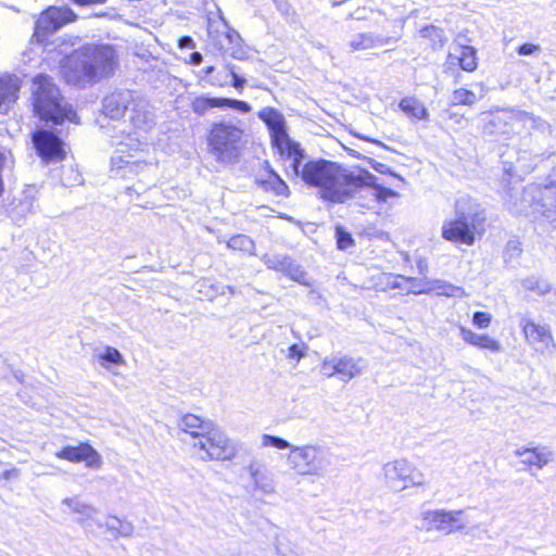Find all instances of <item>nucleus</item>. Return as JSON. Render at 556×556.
<instances>
[{"mask_svg": "<svg viewBox=\"0 0 556 556\" xmlns=\"http://www.w3.org/2000/svg\"><path fill=\"white\" fill-rule=\"evenodd\" d=\"M336 355H332V356H329V357H325L321 362V365H320V372L328 377V378H331L333 376H337V371H336Z\"/></svg>", "mask_w": 556, "mask_h": 556, "instance_id": "obj_41", "label": "nucleus"}, {"mask_svg": "<svg viewBox=\"0 0 556 556\" xmlns=\"http://www.w3.org/2000/svg\"><path fill=\"white\" fill-rule=\"evenodd\" d=\"M520 326L527 343L541 354H553L556 349L551 329L547 325L536 324L532 319L522 318Z\"/></svg>", "mask_w": 556, "mask_h": 556, "instance_id": "obj_13", "label": "nucleus"}, {"mask_svg": "<svg viewBox=\"0 0 556 556\" xmlns=\"http://www.w3.org/2000/svg\"><path fill=\"white\" fill-rule=\"evenodd\" d=\"M480 89V93L477 94L472 90H468L466 88H457L453 91L451 96V104L452 105H473L479 100L484 98L488 92V88L483 83L478 84Z\"/></svg>", "mask_w": 556, "mask_h": 556, "instance_id": "obj_28", "label": "nucleus"}, {"mask_svg": "<svg viewBox=\"0 0 556 556\" xmlns=\"http://www.w3.org/2000/svg\"><path fill=\"white\" fill-rule=\"evenodd\" d=\"M231 76L233 78L232 86L236 89L241 90L243 88L244 84H245V79L242 78V77H239L233 71H231Z\"/></svg>", "mask_w": 556, "mask_h": 556, "instance_id": "obj_49", "label": "nucleus"}, {"mask_svg": "<svg viewBox=\"0 0 556 556\" xmlns=\"http://www.w3.org/2000/svg\"><path fill=\"white\" fill-rule=\"evenodd\" d=\"M433 292L437 295H444L448 298H466L468 296L464 288L455 286L445 280H432L428 282L427 288L414 291V293H430Z\"/></svg>", "mask_w": 556, "mask_h": 556, "instance_id": "obj_25", "label": "nucleus"}, {"mask_svg": "<svg viewBox=\"0 0 556 556\" xmlns=\"http://www.w3.org/2000/svg\"><path fill=\"white\" fill-rule=\"evenodd\" d=\"M521 286L525 290L535 292L540 295H544L551 291V286L547 281L535 277L523 279Z\"/></svg>", "mask_w": 556, "mask_h": 556, "instance_id": "obj_39", "label": "nucleus"}, {"mask_svg": "<svg viewBox=\"0 0 556 556\" xmlns=\"http://www.w3.org/2000/svg\"><path fill=\"white\" fill-rule=\"evenodd\" d=\"M55 456L71 463L83 462L88 468L99 469L102 466L101 455L88 443L64 446L55 453Z\"/></svg>", "mask_w": 556, "mask_h": 556, "instance_id": "obj_14", "label": "nucleus"}, {"mask_svg": "<svg viewBox=\"0 0 556 556\" xmlns=\"http://www.w3.org/2000/svg\"><path fill=\"white\" fill-rule=\"evenodd\" d=\"M304 356V350L298 344H293L289 348L287 357L289 359H295L299 362Z\"/></svg>", "mask_w": 556, "mask_h": 556, "instance_id": "obj_47", "label": "nucleus"}, {"mask_svg": "<svg viewBox=\"0 0 556 556\" xmlns=\"http://www.w3.org/2000/svg\"><path fill=\"white\" fill-rule=\"evenodd\" d=\"M386 485L399 493L410 486H426L425 475L405 458L388 462L382 467Z\"/></svg>", "mask_w": 556, "mask_h": 556, "instance_id": "obj_10", "label": "nucleus"}, {"mask_svg": "<svg viewBox=\"0 0 556 556\" xmlns=\"http://www.w3.org/2000/svg\"><path fill=\"white\" fill-rule=\"evenodd\" d=\"M264 263L270 269L288 273L294 280L306 283L304 281L305 273L295 267L291 260L282 255H265Z\"/></svg>", "mask_w": 556, "mask_h": 556, "instance_id": "obj_22", "label": "nucleus"}, {"mask_svg": "<svg viewBox=\"0 0 556 556\" xmlns=\"http://www.w3.org/2000/svg\"><path fill=\"white\" fill-rule=\"evenodd\" d=\"M354 243L353 238L351 235L346 231H344L342 228H337V244L340 250H345L350 247H352Z\"/></svg>", "mask_w": 556, "mask_h": 556, "instance_id": "obj_44", "label": "nucleus"}, {"mask_svg": "<svg viewBox=\"0 0 556 556\" xmlns=\"http://www.w3.org/2000/svg\"><path fill=\"white\" fill-rule=\"evenodd\" d=\"M277 9L283 14H289L291 11V5L286 0H275Z\"/></svg>", "mask_w": 556, "mask_h": 556, "instance_id": "obj_48", "label": "nucleus"}, {"mask_svg": "<svg viewBox=\"0 0 556 556\" xmlns=\"http://www.w3.org/2000/svg\"><path fill=\"white\" fill-rule=\"evenodd\" d=\"M336 371L337 376L342 381H350L363 371L362 359H356L351 356L336 355Z\"/></svg>", "mask_w": 556, "mask_h": 556, "instance_id": "obj_26", "label": "nucleus"}, {"mask_svg": "<svg viewBox=\"0 0 556 556\" xmlns=\"http://www.w3.org/2000/svg\"><path fill=\"white\" fill-rule=\"evenodd\" d=\"M220 100H222V108L229 106V108L240 111L242 113H248L251 111L250 104L244 101L227 99V98H220Z\"/></svg>", "mask_w": 556, "mask_h": 556, "instance_id": "obj_42", "label": "nucleus"}, {"mask_svg": "<svg viewBox=\"0 0 556 556\" xmlns=\"http://www.w3.org/2000/svg\"><path fill=\"white\" fill-rule=\"evenodd\" d=\"M62 505H65L71 513L78 515L80 523L92 520L97 514V509L92 505L81 502L78 497H66L62 501Z\"/></svg>", "mask_w": 556, "mask_h": 556, "instance_id": "obj_31", "label": "nucleus"}, {"mask_svg": "<svg viewBox=\"0 0 556 556\" xmlns=\"http://www.w3.org/2000/svg\"><path fill=\"white\" fill-rule=\"evenodd\" d=\"M211 458L216 462H229L239 454V444L214 424L212 434Z\"/></svg>", "mask_w": 556, "mask_h": 556, "instance_id": "obj_15", "label": "nucleus"}, {"mask_svg": "<svg viewBox=\"0 0 556 556\" xmlns=\"http://www.w3.org/2000/svg\"><path fill=\"white\" fill-rule=\"evenodd\" d=\"M213 71H214V67H213V66H210V67H207V68L205 70V73H206V74H211V73H213Z\"/></svg>", "mask_w": 556, "mask_h": 556, "instance_id": "obj_58", "label": "nucleus"}, {"mask_svg": "<svg viewBox=\"0 0 556 556\" xmlns=\"http://www.w3.org/2000/svg\"><path fill=\"white\" fill-rule=\"evenodd\" d=\"M541 51V47L534 43H523L518 48V53L520 55H532L536 54Z\"/></svg>", "mask_w": 556, "mask_h": 556, "instance_id": "obj_46", "label": "nucleus"}, {"mask_svg": "<svg viewBox=\"0 0 556 556\" xmlns=\"http://www.w3.org/2000/svg\"><path fill=\"white\" fill-rule=\"evenodd\" d=\"M448 60H456L466 72H473L477 68V52L472 47H460L456 53H450Z\"/></svg>", "mask_w": 556, "mask_h": 556, "instance_id": "obj_32", "label": "nucleus"}, {"mask_svg": "<svg viewBox=\"0 0 556 556\" xmlns=\"http://www.w3.org/2000/svg\"><path fill=\"white\" fill-rule=\"evenodd\" d=\"M191 63L194 65H199L202 62V55L199 52H193L190 56Z\"/></svg>", "mask_w": 556, "mask_h": 556, "instance_id": "obj_53", "label": "nucleus"}, {"mask_svg": "<svg viewBox=\"0 0 556 556\" xmlns=\"http://www.w3.org/2000/svg\"><path fill=\"white\" fill-rule=\"evenodd\" d=\"M422 38L429 39L433 49L443 47L446 38L444 37L443 30L437 26L429 25L420 30Z\"/></svg>", "mask_w": 556, "mask_h": 556, "instance_id": "obj_37", "label": "nucleus"}, {"mask_svg": "<svg viewBox=\"0 0 556 556\" xmlns=\"http://www.w3.org/2000/svg\"><path fill=\"white\" fill-rule=\"evenodd\" d=\"M260 188L277 197H288L289 187L273 169L256 178Z\"/></svg>", "mask_w": 556, "mask_h": 556, "instance_id": "obj_24", "label": "nucleus"}, {"mask_svg": "<svg viewBox=\"0 0 556 556\" xmlns=\"http://www.w3.org/2000/svg\"><path fill=\"white\" fill-rule=\"evenodd\" d=\"M293 173L306 185L317 187L324 200L343 203L345 186L353 169L327 160H314L302 163L304 150L299 147V153L290 154Z\"/></svg>", "mask_w": 556, "mask_h": 556, "instance_id": "obj_3", "label": "nucleus"}, {"mask_svg": "<svg viewBox=\"0 0 556 556\" xmlns=\"http://www.w3.org/2000/svg\"><path fill=\"white\" fill-rule=\"evenodd\" d=\"M116 67L117 54L111 46L88 45L63 60L61 73L68 84L86 86L112 75Z\"/></svg>", "mask_w": 556, "mask_h": 556, "instance_id": "obj_2", "label": "nucleus"}, {"mask_svg": "<svg viewBox=\"0 0 556 556\" xmlns=\"http://www.w3.org/2000/svg\"><path fill=\"white\" fill-rule=\"evenodd\" d=\"M218 16L223 23L224 28L226 29L225 34L223 35V39L219 38L217 35H213V31L211 30L212 25H210L208 34L212 37V39L218 45L219 50L226 52H229L230 56L233 59H241L242 49H241V36L238 31L230 28L228 22L223 16L222 12H218Z\"/></svg>", "mask_w": 556, "mask_h": 556, "instance_id": "obj_17", "label": "nucleus"}, {"mask_svg": "<svg viewBox=\"0 0 556 556\" xmlns=\"http://www.w3.org/2000/svg\"><path fill=\"white\" fill-rule=\"evenodd\" d=\"M193 46H194L193 40L190 37H182L179 40L180 48H192Z\"/></svg>", "mask_w": 556, "mask_h": 556, "instance_id": "obj_52", "label": "nucleus"}, {"mask_svg": "<svg viewBox=\"0 0 556 556\" xmlns=\"http://www.w3.org/2000/svg\"><path fill=\"white\" fill-rule=\"evenodd\" d=\"M508 248H511V249H514V251L519 252V248L517 247L516 243H511V242L508 243Z\"/></svg>", "mask_w": 556, "mask_h": 556, "instance_id": "obj_56", "label": "nucleus"}, {"mask_svg": "<svg viewBox=\"0 0 556 556\" xmlns=\"http://www.w3.org/2000/svg\"><path fill=\"white\" fill-rule=\"evenodd\" d=\"M476 348L488 350L492 353H500L503 350L501 342L486 333H481Z\"/></svg>", "mask_w": 556, "mask_h": 556, "instance_id": "obj_40", "label": "nucleus"}, {"mask_svg": "<svg viewBox=\"0 0 556 556\" xmlns=\"http://www.w3.org/2000/svg\"><path fill=\"white\" fill-rule=\"evenodd\" d=\"M458 329L463 341L476 348L481 337V333H476L464 326H459Z\"/></svg>", "mask_w": 556, "mask_h": 556, "instance_id": "obj_43", "label": "nucleus"}, {"mask_svg": "<svg viewBox=\"0 0 556 556\" xmlns=\"http://www.w3.org/2000/svg\"><path fill=\"white\" fill-rule=\"evenodd\" d=\"M371 141L375 142L376 144L383 147L384 149H388V147L380 141H377V140H371Z\"/></svg>", "mask_w": 556, "mask_h": 556, "instance_id": "obj_57", "label": "nucleus"}, {"mask_svg": "<svg viewBox=\"0 0 556 556\" xmlns=\"http://www.w3.org/2000/svg\"><path fill=\"white\" fill-rule=\"evenodd\" d=\"M154 113L150 104L144 100H135L129 112V123L126 121L116 126L101 125L103 131L113 139V143L118 148L111 159V163L116 168H127L132 173L138 167H143L141 163L130 162V154L124 156L127 150L139 151L147 146V134L154 127Z\"/></svg>", "mask_w": 556, "mask_h": 556, "instance_id": "obj_1", "label": "nucleus"}, {"mask_svg": "<svg viewBox=\"0 0 556 556\" xmlns=\"http://www.w3.org/2000/svg\"><path fill=\"white\" fill-rule=\"evenodd\" d=\"M245 469L249 473L253 492L264 495H271L276 492L274 479L264 464L254 460Z\"/></svg>", "mask_w": 556, "mask_h": 556, "instance_id": "obj_18", "label": "nucleus"}, {"mask_svg": "<svg viewBox=\"0 0 556 556\" xmlns=\"http://www.w3.org/2000/svg\"><path fill=\"white\" fill-rule=\"evenodd\" d=\"M227 247L233 250L247 252L249 254H253L255 249L253 240L245 235H237L231 237L227 241Z\"/></svg>", "mask_w": 556, "mask_h": 556, "instance_id": "obj_38", "label": "nucleus"}, {"mask_svg": "<svg viewBox=\"0 0 556 556\" xmlns=\"http://www.w3.org/2000/svg\"><path fill=\"white\" fill-rule=\"evenodd\" d=\"M243 130L229 123H214L207 134V152L217 163L229 165L239 160Z\"/></svg>", "mask_w": 556, "mask_h": 556, "instance_id": "obj_7", "label": "nucleus"}, {"mask_svg": "<svg viewBox=\"0 0 556 556\" xmlns=\"http://www.w3.org/2000/svg\"><path fill=\"white\" fill-rule=\"evenodd\" d=\"M391 286H392V288H397V287H399V286H397V283H396L395 281H394V282H392V283H391Z\"/></svg>", "mask_w": 556, "mask_h": 556, "instance_id": "obj_59", "label": "nucleus"}, {"mask_svg": "<svg viewBox=\"0 0 556 556\" xmlns=\"http://www.w3.org/2000/svg\"><path fill=\"white\" fill-rule=\"evenodd\" d=\"M477 212L472 210L469 199L463 198L456 202L454 217L443 222L441 236L444 240L472 245L476 240Z\"/></svg>", "mask_w": 556, "mask_h": 556, "instance_id": "obj_8", "label": "nucleus"}, {"mask_svg": "<svg viewBox=\"0 0 556 556\" xmlns=\"http://www.w3.org/2000/svg\"><path fill=\"white\" fill-rule=\"evenodd\" d=\"M399 38L394 37H386L380 35H375L371 33H359L354 35L348 46L350 51L352 52H364L372 49H379L384 46H388L392 42H396Z\"/></svg>", "mask_w": 556, "mask_h": 556, "instance_id": "obj_21", "label": "nucleus"}, {"mask_svg": "<svg viewBox=\"0 0 556 556\" xmlns=\"http://www.w3.org/2000/svg\"><path fill=\"white\" fill-rule=\"evenodd\" d=\"M213 426L214 424L197 440L189 442L194 456L202 462H213L211 458Z\"/></svg>", "mask_w": 556, "mask_h": 556, "instance_id": "obj_29", "label": "nucleus"}, {"mask_svg": "<svg viewBox=\"0 0 556 556\" xmlns=\"http://www.w3.org/2000/svg\"><path fill=\"white\" fill-rule=\"evenodd\" d=\"M222 108L220 98L200 96L192 100L191 109L198 115H204L210 109Z\"/></svg>", "mask_w": 556, "mask_h": 556, "instance_id": "obj_35", "label": "nucleus"}, {"mask_svg": "<svg viewBox=\"0 0 556 556\" xmlns=\"http://www.w3.org/2000/svg\"><path fill=\"white\" fill-rule=\"evenodd\" d=\"M21 88L20 79L13 75L0 77V112L9 110L11 103L17 99V92Z\"/></svg>", "mask_w": 556, "mask_h": 556, "instance_id": "obj_23", "label": "nucleus"}, {"mask_svg": "<svg viewBox=\"0 0 556 556\" xmlns=\"http://www.w3.org/2000/svg\"><path fill=\"white\" fill-rule=\"evenodd\" d=\"M78 5H92L98 3H104L106 0H72Z\"/></svg>", "mask_w": 556, "mask_h": 556, "instance_id": "obj_51", "label": "nucleus"}, {"mask_svg": "<svg viewBox=\"0 0 556 556\" xmlns=\"http://www.w3.org/2000/svg\"><path fill=\"white\" fill-rule=\"evenodd\" d=\"M515 455L528 470H542L553 460V452L544 446L520 447L515 451Z\"/></svg>", "mask_w": 556, "mask_h": 556, "instance_id": "obj_19", "label": "nucleus"}, {"mask_svg": "<svg viewBox=\"0 0 556 556\" xmlns=\"http://www.w3.org/2000/svg\"><path fill=\"white\" fill-rule=\"evenodd\" d=\"M400 109L412 119L421 121L428 118L426 106L416 98L407 97L400 102Z\"/></svg>", "mask_w": 556, "mask_h": 556, "instance_id": "obj_33", "label": "nucleus"}, {"mask_svg": "<svg viewBox=\"0 0 556 556\" xmlns=\"http://www.w3.org/2000/svg\"><path fill=\"white\" fill-rule=\"evenodd\" d=\"M468 521L464 509H426L418 516L417 528L426 533L451 535L465 530Z\"/></svg>", "mask_w": 556, "mask_h": 556, "instance_id": "obj_9", "label": "nucleus"}, {"mask_svg": "<svg viewBox=\"0 0 556 556\" xmlns=\"http://www.w3.org/2000/svg\"><path fill=\"white\" fill-rule=\"evenodd\" d=\"M554 303L556 304V291L553 293Z\"/></svg>", "mask_w": 556, "mask_h": 556, "instance_id": "obj_60", "label": "nucleus"}, {"mask_svg": "<svg viewBox=\"0 0 556 556\" xmlns=\"http://www.w3.org/2000/svg\"><path fill=\"white\" fill-rule=\"evenodd\" d=\"M213 422L210 420H202L200 417L187 414L179 420V429L188 434L192 441L197 440L202 433H204Z\"/></svg>", "mask_w": 556, "mask_h": 556, "instance_id": "obj_27", "label": "nucleus"}, {"mask_svg": "<svg viewBox=\"0 0 556 556\" xmlns=\"http://www.w3.org/2000/svg\"><path fill=\"white\" fill-rule=\"evenodd\" d=\"M134 101L131 93L128 91L112 93L104 99L102 109L103 114L105 117L117 121L119 124V119L126 114V112H130Z\"/></svg>", "mask_w": 556, "mask_h": 556, "instance_id": "obj_20", "label": "nucleus"}, {"mask_svg": "<svg viewBox=\"0 0 556 556\" xmlns=\"http://www.w3.org/2000/svg\"><path fill=\"white\" fill-rule=\"evenodd\" d=\"M100 364L102 367H106L105 363H111L114 365H125V359L121 352L112 346H105L97 354Z\"/></svg>", "mask_w": 556, "mask_h": 556, "instance_id": "obj_36", "label": "nucleus"}, {"mask_svg": "<svg viewBox=\"0 0 556 556\" xmlns=\"http://www.w3.org/2000/svg\"><path fill=\"white\" fill-rule=\"evenodd\" d=\"M258 116L269 128L273 146L281 156L288 157L290 154L299 153L300 143L293 141L287 134L286 121L281 113L271 108H265Z\"/></svg>", "mask_w": 556, "mask_h": 556, "instance_id": "obj_11", "label": "nucleus"}, {"mask_svg": "<svg viewBox=\"0 0 556 556\" xmlns=\"http://www.w3.org/2000/svg\"><path fill=\"white\" fill-rule=\"evenodd\" d=\"M76 18V14L66 7H50L42 12L36 22L34 37L38 42H43L48 34L56 31L64 24Z\"/></svg>", "mask_w": 556, "mask_h": 556, "instance_id": "obj_12", "label": "nucleus"}, {"mask_svg": "<svg viewBox=\"0 0 556 556\" xmlns=\"http://www.w3.org/2000/svg\"><path fill=\"white\" fill-rule=\"evenodd\" d=\"M33 98L37 115L45 121L60 124L65 119L77 123L76 113L68 108L59 88L48 75H37L34 78Z\"/></svg>", "mask_w": 556, "mask_h": 556, "instance_id": "obj_6", "label": "nucleus"}, {"mask_svg": "<svg viewBox=\"0 0 556 556\" xmlns=\"http://www.w3.org/2000/svg\"><path fill=\"white\" fill-rule=\"evenodd\" d=\"M16 477H18V470L15 468L5 470L1 473V478L4 480H10L11 478H16Z\"/></svg>", "mask_w": 556, "mask_h": 556, "instance_id": "obj_50", "label": "nucleus"}, {"mask_svg": "<svg viewBox=\"0 0 556 556\" xmlns=\"http://www.w3.org/2000/svg\"><path fill=\"white\" fill-rule=\"evenodd\" d=\"M492 315L488 312H477L473 314L472 324L480 328L485 329L491 325Z\"/></svg>", "mask_w": 556, "mask_h": 556, "instance_id": "obj_45", "label": "nucleus"}, {"mask_svg": "<svg viewBox=\"0 0 556 556\" xmlns=\"http://www.w3.org/2000/svg\"><path fill=\"white\" fill-rule=\"evenodd\" d=\"M378 178L365 169H353L344 189L343 203L355 199L356 204L367 211L380 214L390 198L399 197L396 191L378 184Z\"/></svg>", "mask_w": 556, "mask_h": 556, "instance_id": "obj_5", "label": "nucleus"}, {"mask_svg": "<svg viewBox=\"0 0 556 556\" xmlns=\"http://www.w3.org/2000/svg\"><path fill=\"white\" fill-rule=\"evenodd\" d=\"M108 532L113 536H130L134 532V527L130 522L122 520L115 516L106 518L104 525Z\"/></svg>", "mask_w": 556, "mask_h": 556, "instance_id": "obj_34", "label": "nucleus"}, {"mask_svg": "<svg viewBox=\"0 0 556 556\" xmlns=\"http://www.w3.org/2000/svg\"><path fill=\"white\" fill-rule=\"evenodd\" d=\"M7 159H8L7 155L4 153L0 152V169L5 164Z\"/></svg>", "mask_w": 556, "mask_h": 556, "instance_id": "obj_55", "label": "nucleus"}, {"mask_svg": "<svg viewBox=\"0 0 556 556\" xmlns=\"http://www.w3.org/2000/svg\"><path fill=\"white\" fill-rule=\"evenodd\" d=\"M450 118L451 119H454L456 123H460V121L463 119V116L458 115V114H455V113H451L450 114Z\"/></svg>", "mask_w": 556, "mask_h": 556, "instance_id": "obj_54", "label": "nucleus"}, {"mask_svg": "<svg viewBox=\"0 0 556 556\" xmlns=\"http://www.w3.org/2000/svg\"><path fill=\"white\" fill-rule=\"evenodd\" d=\"M34 143L45 162L63 160L62 142L53 134L46 130L38 131L34 135Z\"/></svg>", "mask_w": 556, "mask_h": 556, "instance_id": "obj_16", "label": "nucleus"}, {"mask_svg": "<svg viewBox=\"0 0 556 556\" xmlns=\"http://www.w3.org/2000/svg\"><path fill=\"white\" fill-rule=\"evenodd\" d=\"M261 445L262 447L289 450L286 455V464L289 470L299 477H323L330 465L327 448L317 443L294 445L282 438L263 434Z\"/></svg>", "mask_w": 556, "mask_h": 556, "instance_id": "obj_4", "label": "nucleus"}, {"mask_svg": "<svg viewBox=\"0 0 556 556\" xmlns=\"http://www.w3.org/2000/svg\"><path fill=\"white\" fill-rule=\"evenodd\" d=\"M508 118L505 114H486L482 132L486 136L508 134L510 130Z\"/></svg>", "mask_w": 556, "mask_h": 556, "instance_id": "obj_30", "label": "nucleus"}]
</instances>
